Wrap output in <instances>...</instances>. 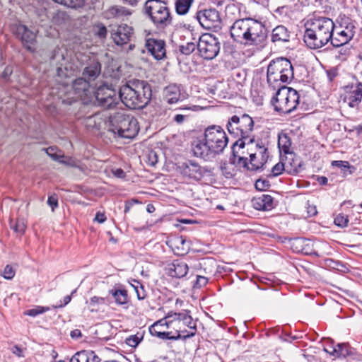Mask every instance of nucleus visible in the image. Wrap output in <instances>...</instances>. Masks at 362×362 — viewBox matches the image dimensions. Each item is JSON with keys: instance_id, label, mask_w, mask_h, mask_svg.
Masks as SVG:
<instances>
[{"instance_id": "obj_5", "label": "nucleus", "mask_w": 362, "mask_h": 362, "mask_svg": "<svg viewBox=\"0 0 362 362\" xmlns=\"http://www.w3.org/2000/svg\"><path fill=\"white\" fill-rule=\"evenodd\" d=\"M105 125L108 131L127 139L135 137L139 131L136 119L123 111L116 112L105 117Z\"/></svg>"}, {"instance_id": "obj_40", "label": "nucleus", "mask_w": 362, "mask_h": 362, "mask_svg": "<svg viewBox=\"0 0 362 362\" xmlns=\"http://www.w3.org/2000/svg\"><path fill=\"white\" fill-rule=\"evenodd\" d=\"M142 339L143 335L137 333L136 334L131 335L127 338L126 343L132 347H136L141 342Z\"/></svg>"}, {"instance_id": "obj_64", "label": "nucleus", "mask_w": 362, "mask_h": 362, "mask_svg": "<svg viewBox=\"0 0 362 362\" xmlns=\"http://www.w3.org/2000/svg\"><path fill=\"white\" fill-rule=\"evenodd\" d=\"M327 75L329 80L332 81L336 76V72L334 71H327Z\"/></svg>"}, {"instance_id": "obj_30", "label": "nucleus", "mask_w": 362, "mask_h": 362, "mask_svg": "<svg viewBox=\"0 0 362 362\" xmlns=\"http://www.w3.org/2000/svg\"><path fill=\"white\" fill-rule=\"evenodd\" d=\"M290 39V32L284 25H278L273 29L272 33V40L274 42H286Z\"/></svg>"}, {"instance_id": "obj_9", "label": "nucleus", "mask_w": 362, "mask_h": 362, "mask_svg": "<svg viewBox=\"0 0 362 362\" xmlns=\"http://www.w3.org/2000/svg\"><path fill=\"white\" fill-rule=\"evenodd\" d=\"M276 95L272 98L271 103L276 112L288 114L294 111L299 103L298 92L287 86L278 88Z\"/></svg>"}, {"instance_id": "obj_36", "label": "nucleus", "mask_w": 362, "mask_h": 362, "mask_svg": "<svg viewBox=\"0 0 362 362\" xmlns=\"http://www.w3.org/2000/svg\"><path fill=\"white\" fill-rule=\"evenodd\" d=\"M153 336L157 337L162 339H181V334L172 335L171 332H165L162 330H155L150 332Z\"/></svg>"}, {"instance_id": "obj_21", "label": "nucleus", "mask_w": 362, "mask_h": 362, "mask_svg": "<svg viewBox=\"0 0 362 362\" xmlns=\"http://www.w3.org/2000/svg\"><path fill=\"white\" fill-rule=\"evenodd\" d=\"M101 73V64L99 61L95 58H90L84 67L82 76L89 82L95 81Z\"/></svg>"}, {"instance_id": "obj_18", "label": "nucleus", "mask_w": 362, "mask_h": 362, "mask_svg": "<svg viewBox=\"0 0 362 362\" xmlns=\"http://www.w3.org/2000/svg\"><path fill=\"white\" fill-rule=\"evenodd\" d=\"M354 25H347L345 28H334L333 37L329 41L333 47L345 46L354 37Z\"/></svg>"}, {"instance_id": "obj_13", "label": "nucleus", "mask_w": 362, "mask_h": 362, "mask_svg": "<svg viewBox=\"0 0 362 362\" xmlns=\"http://www.w3.org/2000/svg\"><path fill=\"white\" fill-rule=\"evenodd\" d=\"M93 95L95 96L98 105L105 109L115 107L120 100L119 91L107 84L102 85L95 91L93 90Z\"/></svg>"}, {"instance_id": "obj_26", "label": "nucleus", "mask_w": 362, "mask_h": 362, "mask_svg": "<svg viewBox=\"0 0 362 362\" xmlns=\"http://www.w3.org/2000/svg\"><path fill=\"white\" fill-rule=\"evenodd\" d=\"M169 245L176 255L182 256L189 250V245L183 236H177L169 241Z\"/></svg>"}, {"instance_id": "obj_60", "label": "nucleus", "mask_w": 362, "mask_h": 362, "mask_svg": "<svg viewBox=\"0 0 362 362\" xmlns=\"http://www.w3.org/2000/svg\"><path fill=\"white\" fill-rule=\"evenodd\" d=\"M185 117L186 116L184 115L177 114L175 115L174 121L176 122L177 124H182L184 122Z\"/></svg>"}, {"instance_id": "obj_54", "label": "nucleus", "mask_w": 362, "mask_h": 362, "mask_svg": "<svg viewBox=\"0 0 362 362\" xmlns=\"http://www.w3.org/2000/svg\"><path fill=\"white\" fill-rule=\"evenodd\" d=\"M107 218L105 214L100 211L97 212L94 218V221L99 223H103L106 221Z\"/></svg>"}, {"instance_id": "obj_12", "label": "nucleus", "mask_w": 362, "mask_h": 362, "mask_svg": "<svg viewBox=\"0 0 362 362\" xmlns=\"http://www.w3.org/2000/svg\"><path fill=\"white\" fill-rule=\"evenodd\" d=\"M204 138L216 155L223 151L228 142L225 131L218 125L208 127L204 132Z\"/></svg>"}, {"instance_id": "obj_7", "label": "nucleus", "mask_w": 362, "mask_h": 362, "mask_svg": "<svg viewBox=\"0 0 362 362\" xmlns=\"http://www.w3.org/2000/svg\"><path fill=\"white\" fill-rule=\"evenodd\" d=\"M254 120L247 114H242L240 115H233L230 117L226 124V128L230 135L237 138L238 140L233 144L232 153L233 156L236 157L237 145L241 141L247 140L251 141L252 132L254 129Z\"/></svg>"}, {"instance_id": "obj_57", "label": "nucleus", "mask_w": 362, "mask_h": 362, "mask_svg": "<svg viewBox=\"0 0 362 362\" xmlns=\"http://www.w3.org/2000/svg\"><path fill=\"white\" fill-rule=\"evenodd\" d=\"M136 293L139 300H143L146 297V294L144 288V286L140 287L139 289H136Z\"/></svg>"}, {"instance_id": "obj_11", "label": "nucleus", "mask_w": 362, "mask_h": 362, "mask_svg": "<svg viewBox=\"0 0 362 362\" xmlns=\"http://www.w3.org/2000/svg\"><path fill=\"white\" fill-rule=\"evenodd\" d=\"M197 49L202 58L211 60L218 54L221 49V42L215 35L204 33L199 37Z\"/></svg>"}, {"instance_id": "obj_19", "label": "nucleus", "mask_w": 362, "mask_h": 362, "mask_svg": "<svg viewBox=\"0 0 362 362\" xmlns=\"http://www.w3.org/2000/svg\"><path fill=\"white\" fill-rule=\"evenodd\" d=\"M90 83L83 76L76 78L72 84L74 93L83 100H90L93 93V88L91 87Z\"/></svg>"}, {"instance_id": "obj_56", "label": "nucleus", "mask_w": 362, "mask_h": 362, "mask_svg": "<svg viewBox=\"0 0 362 362\" xmlns=\"http://www.w3.org/2000/svg\"><path fill=\"white\" fill-rule=\"evenodd\" d=\"M221 173L226 177L230 178L233 176V173L228 170L226 165L221 167Z\"/></svg>"}, {"instance_id": "obj_34", "label": "nucleus", "mask_w": 362, "mask_h": 362, "mask_svg": "<svg viewBox=\"0 0 362 362\" xmlns=\"http://www.w3.org/2000/svg\"><path fill=\"white\" fill-rule=\"evenodd\" d=\"M171 319L172 311L169 312L165 317L159 320L151 325L149 328V332H152V331L158 330L157 329L159 327H166V328L170 329Z\"/></svg>"}, {"instance_id": "obj_52", "label": "nucleus", "mask_w": 362, "mask_h": 362, "mask_svg": "<svg viewBox=\"0 0 362 362\" xmlns=\"http://www.w3.org/2000/svg\"><path fill=\"white\" fill-rule=\"evenodd\" d=\"M13 73V68L10 66H7L5 67L4 71L1 74L2 78L6 80L9 78V76Z\"/></svg>"}, {"instance_id": "obj_61", "label": "nucleus", "mask_w": 362, "mask_h": 362, "mask_svg": "<svg viewBox=\"0 0 362 362\" xmlns=\"http://www.w3.org/2000/svg\"><path fill=\"white\" fill-rule=\"evenodd\" d=\"M316 180L320 185H326L328 182V179L325 176H317Z\"/></svg>"}, {"instance_id": "obj_32", "label": "nucleus", "mask_w": 362, "mask_h": 362, "mask_svg": "<svg viewBox=\"0 0 362 362\" xmlns=\"http://www.w3.org/2000/svg\"><path fill=\"white\" fill-rule=\"evenodd\" d=\"M110 293L114 297L116 303L124 305L128 303L127 291L124 289H112Z\"/></svg>"}, {"instance_id": "obj_24", "label": "nucleus", "mask_w": 362, "mask_h": 362, "mask_svg": "<svg viewBox=\"0 0 362 362\" xmlns=\"http://www.w3.org/2000/svg\"><path fill=\"white\" fill-rule=\"evenodd\" d=\"M253 207L259 211H269L274 208V199L269 194H261L252 199Z\"/></svg>"}, {"instance_id": "obj_50", "label": "nucleus", "mask_w": 362, "mask_h": 362, "mask_svg": "<svg viewBox=\"0 0 362 362\" xmlns=\"http://www.w3.org/2000/svg\"><path fill=\"white\" fill-rule=\"evenodd\" d=\"M332 165L338 167L342 170L349 169L350 167L349 163L344 160H334L332 163Z\"/></svg>"}, {"instance_id": "obj_25", "label": "nucleus", "mask_w": 362, "mask_h": 362, "mask_svg": "<svg viewBox=\"0 0 362 362\" xmlns=\"http://www.w3.org/2000/svg\"><path fill=\"white\" fill-rule=\"evenodd\" d=\"M332 350L326 349V352L337 358H351L356 355V351L347 344H338Z\"/></svg>"}, {"instance_id": "obj_58", "label": "nucleus", "mask_w": 362, "mask_h": 362, "mask_svg": "<svg viewBox=\"0 0 362 362\" xmlns=\"http://www.w3.org/2000/svg\"><path fill=\"white\" fill-rule=\"evenodd\" d=\"M113 175L119 178H123L125 177V173L121 168H117L112 170Z\"/></svg>"}, {"instance_id": "obj_22", "label": "nucleus", "mask_w": 362, "mask_h": 362, "mask_svg": "<svg viewBox=\"0 0 362 362\" xmlns=\"http://www.w3.org/2000/svg\"><path fill=\"white\" fill-rule=\"evenodd\" d=\"M15 33L28 50H33L32 46L35 42L36 35L33 31L30 30L25 25L20 24L17 25Z\"/></svg>"}, {"instance_id": "obj_8", "label": "nucleus", "mask_w": 362, "mask_h": 362, "mask_svg": "<svg viewBox=\"0 0 362 362\" xmlns=\"http://www.w3.org/2000/svg\"><path fill=\"white\" fill-rule=\"evenodd\" d=\"M144 9L156 28H165L172 23L173 18L165 1L147 0Z\"/></svg>"}, {"instance_id": "obj_17", "label": "nucleus", "mask_w": 362, "mask_h": 362, "mask_svg": "<svg viewBox=\"0 0 362 362\" xmlns=\"http://www.w3.org/2000/svg\"><path fill=\"white\" fill-rule=\"evenodd\" d=\"M134 33L132 27L127 24L115 26L110 30L111 38L117 46H123L129 42Z\"/></svg>"}, {"instance_id": "obj_53", "label": "nucleus", "mask_w": 362, "mask_h": 362, "mask_svg": "<svg viewBox=\"0 0 362 362\" xmlns=\"http://www.w3.org/2000/svg\"><path fill=\"white\" fill-rule=\"evenodd\" d=\"M208 279L203 276H197L196 285L199 287H202L206 285Z\"/></svg>"}, {"instance_id": "obj_10", "label": "nucleus", "mask_w": 362, "mask_h": 362, "mask_svg": "<svg viewBox=\"0 0 362 362\" xmlns=\"http://www.w3.org/2000/svg\"><path fill=\"white\" fill-rule=\"evenodd\" d=\"M196 324V322L189 315V311L172 312L170 329L175 330L177 334H181L182 339H186L195 335L197 332Z\"/></svg>"}, {"instance_id": "obj_1", "label": "nucleus", "mask_w": 362, "mask_h": 362, "mask_svg": "<svg viewBox=\"0 0 362 362\" xmlns=\"http://www.w3.org/2000/svg\"><path fill=\"white\" fill-rule=\"evenodd\" d=\"M231 37L245 46L263 47L267 30L259 21L251 18L236 20L230 29Z\"/></svg>"}, {"instance_id": "obj_15", "label": "nucleus", "mask_w": 362, "mask_h": 362, "mask_svg": "<svg viewBox=\"0 0 362 362\" xmlns=\"http://www.w3.org/2000/svg\"><path fill=\"white\" fill-rule=\"evenodd\" d=\"M144 47L141 50V53L146 51L157 61L166 58V44L163 40L147 37L145 39Z\"/></svg>"}, {"instance_id": "obj_31", "label": "nucleus", "mask_w": 362, "mask_h": 362, "mask_svg": "<svg viewBox=\"0 0 362 362\" xmlns=\"http://www.w3.org/2000/svg\"><path fill=\"white\" fill-rule=\"evenodd\" d=\"M346 98L350 107H354L358 105L362 98V83H358Z\"/></svg>"}, {"instance_id": "obj_35", "label": "nucleus", "mask_w": 362, "mask_h": 362, "mask_svg": "<svg viewBox=\"0 0 362 362\" xmlns=\"http://www.w3.org/2000/svg\"><path fill=\"white\" fill-rule=\"evenodd\" d=\"M10 227L16 233L22 235L24 233L26 228L25 221L23 218H17L16 221L11 220Z\"/></svg>"}, {"instance_id": "obj_38", "label": "nucleus", "mask_w": 362, "mask_h": 362, "mask_svg": "<svg viewBox=\"0 0 362 362\" xmlns=\"http://www.w3.org/2000/svg\"><path fill=\"white\" fill-rule=\"evenodd\" d=\"M54 2L69 8H81L84 4V0H53Z\"/></svg>"}, {"instance_id": "obj_51", "label": "nucleus", "mask_w": 362, "mask_h": 362, "mask_svg": "<svg viewBox=\"0 0 362 362\" xmlns=\"http://www.w3.org/2000/svg\"><path fill=\"white\" fill-rule=\"evenodd\" d=\"M98 31H97L98 36L100 38H105L107 33V28L103 24L99 25L98 26Z\"/></svg>"}, {"instance_id": "obj_43", "label": "nucleus", "mask_w": 362, "mask_h": 362, "mask_svg": "<svg viewBox=\"0 0 362 362\" xmlns=\"http://www.w3.org/2000/svg\"><path fill=\"white\" fill-rule=\"evenodd\" d=\"M284 170V164L281 162H279L276 165H274L272 170L269 175H268V177H276L280 175L283 171Z\"/></svg>"}, {"instance_id": "obj_63", "label": "nucleus", "mask_w": 362, "mask_h": 362, "mask_svg": "<svg viewBox=\"0 0 362 362\" xmlns=\"http://www.w3.org/2000/svg\"><path fill=\"white\" fill-rule=\"evenodd\" d=\"M134 284H131L132 286L134 288L135 292L136 289H139L140 287H143V285L136 280H133Z\"/></svg>"}, {"instance_id": "obj_37", "label": "nucleus", "mask_w": 362, "mask_h": 362, "mask_svg": "<svg viewBox=\"0 0 362 362\" xmlns=\"http://www.w3.org/2000/svg\"><path fill=\"white\" fill-rule=\"evenodd\" d=\"M50 309L49 307H44L40 305H36L34 308L27 310L24 311L23 314L25 315H28L30 317H36L38 315L42 314L45 312L49 311Z\"/></svg>"}, {"instance_id": "obj_42", "label": "nucleus", "mask_w": 362, "mask_h": 362, "mask_svg": "<svg viewBox=\"0 0 362 362\" xmlns=\"http://www.w3.org/2000/svg\"><path fill=\"white\" fill-rule=\"evenodd\" d=\"M197 48V43L191 42H187L185 45L180 46V52L184 54H190L195 49Z\"/></svg>"}, {"instance_id": "obj_55", "label": "nucleus", "mask_w": 362, "mask_h": 362, "mask_svg": "<svg viewBox=\"0 0 362 362\" xmlns=\"http://www.w3.org/2000/svg\"><path fill=\"white\" fill-rule=\"evenodd\" d=\"M90 305H95V304H104L105 303V298L98 296H93L90 300Z\"/></svg>"}, {"instance_id": "obj_44", "label": "nucleus", "mask_w": 362, "mask_h": 362, "mask_svg": "<svg viewBox=\"0 0 362 362\" xmlns=\"http://www.w3.org/2000/svg\"><path fill=\"white\" fill-rule=\"evenodd\" d=\"M255 188L259 191H264L270 187V182L266 179L259 178L255 184Z\"/></svg>"}, {"instance_id": "obj_16", "label": "nucleus", "mask_w": 362, "mask_h": 362, "mask_svg": "<svg viewBox=\"0 0 362 362\" xmlns=\"http://www.w3.org/2000/svg\"><path fill=\"white\" fill-rule=\"evenodd\" d=\"M179 173L186 178L199 181L205 175L207 170L197 163L187 160L177 166Z\"/></svg>"}, {"instance_id": "obj_28", "label": "nucleus", "mask_w": 362, "mask_h": 362, "mask_svg": "<svg viewBox=\"0 0 362 362\" xmlns=\"http://www.w3.org/2000/svg\"><path fill=\"white\" fill-rule=\"evenodd\" d=\"M180 87L177 84H170L164 90L165 99L169 104L176 103L181 100Z\"/></svg>"}, {"instance_id": "obj_47", "label": "nucleus", "mask_w": 362, "mask_h": 362, "mask_svg": "<svg viewBox=\"0 0 362 362\" xmlns=\"http://www.w3.org/2000/svg\"><path fill=\"white\" fill-rule=\"evenodd\" d=\"M15 273L16 272L11 266L6 265L4 269L2 276L4 279L11 280L14 277Z\"/></svg>"}, {"instance_id": "obj_59", "label": "nucleus", "mask_w": 362, "mask_h": 362, "mask_svg": "<svg viewBox=\"0 0 362 362\" xmlns=\"http://www.w3.org/2000/svg\"><path fill=\"white\" fill-rule=\"evenodd\" d=\"M70 336L72 339H77L82 337V334L80 329H75L71 332Z\"/></svg>"}, {"instance_id": "obj_23", "label": "nucleus", "mask_w": 362, "mask_h": 362, "mask_svg": "<svg viewBox=\"0 0 362 362\" xmlns=\"http://www.w3.org/2000/svg\"><path fill=\"white\" fill-rule=\"evenodd\" d=\"M188 269L185 262L175 260L168 266L166 270L167 274L171 277L182 278L187 275Z\"/></svg>"}, {"instance_id": "obj_20", "label": "nucleus", "mask_w": 362, "mask_h": 362, "mask_svg": "<svg viewBox=\"0 0 362 362\" xmlns=\"http://www.w3.org/2000/svg\"><path fill=\"white\" fill-rule=\"evenodd\" d=\"M192 151L196 157L202 158L205 160H210L217 156L211 146L207 144V141L205 139L195 141L192 147Z\"/></svg>"}, {"instance_id": "obj_39", "label": "nucleus", "mask_w": 362, "mask_h": 362, "mask_svg": "<svg viewBox=\"0 0 362 362\" xmlns=\"http://www.w3.org/2000/svg\"><path fill=\"white\" fill-rule=\"evenodd\" d=\"M278 144L285 153H288L291 146V141L286 134L279 136Z\"/></svg>"}, {"instance_id": "obj_33", "label": "nucleus", "mask_w": 362, "mask_h": 362, "mask_svg": "<svg viewBox=\"0 0 362 362\" xmlns=\"http://www.w3.org/2000/svg\"><path fill=\"white\" fill-rule=\"evenodd\" d=\"M194 0H177L175 1V11L179 15H185L188 11Z\"/></svg>"}, {"instance_id": "obj_48", "label": "nucleus", "mask_w": 362, "mask_h": 362, "mask_svg": "<svg viewBox=\"0 0 362 362\" xmlns=\"http://www.w3.org/2000/svg\"><path fill=\"white\" fill-rule=\"evenodd\" d=\"M148 163L150 165L154 166L158 161V156L154 151H150L147 155Z\"/></svg>"}, {"instance_id": "obj_29", "label": "nucleus", "mask_w": 362, "mask_h": 362, "mask_svg": "<svg viewBox=\"0 0 362 362\" xmlns=\"http://www.w3.org/2000/svg\"><path fill=\"white\" fill-rule=\"evenodd\" d=\"M132 14V11L124 6H112L107 9L105 12V18H120L125 16H129Z\"/></svg>"}, {"instance_id": "obj_62", "label": "nucleus", "mask_w": 362, "mask_h": 362, "mask_svg": "<svg viewBox=\"0 0 362 362\" xmlns=\"http://www.w3.org/2000/svg\"><path fill=\"white\" fill-rule=\"evenodd\" d=\"M71 296H66L63 299L64 303L57 305L55 308H62L63 306L67 305L71 301Z\"/></svg>"}, {"instance_id": "obj_41", "label": "nucleus", "mask_w": 362, "mask_h": 362, "mask_svg": "<svg viewBox=\"0 0 362 362\" xmlns=\"http://www.w3.org/2000/svg\"><path fill=\"white\" fill-rule=\"evenodd\" d=\"M334 223L336 226L340 228L346 227L349 223L348 216L343 214H339L334 218Z\"/></svg>"}, {"instance_id": "obj_49", "label": "nucleus", "mask_w": 362, "mask_h": 362, "mask_svg": "<svg viewBox=\"0 0 362 362\" xmlns=\"http://www.w3.org/2000/svg\"><path fill=\"white\" fill-rule=\"evenodd\" d=\"M47 204L52 208V210L54 211L55 208L58 207V198L57 195H51L48 197Z\"/></svg>"}, {"instance_id": "obj_3", "label": "nucleus", "mask_w": 362, "mask_h": 362, "mask_svg": "<svg viewBox=\"0 0 362 362\" xmlns=\"http://www.w3.org/2000/svg\"><path fill=\"white\" fill-rule=\"evenodd\" d=\"M119 97L121 102L129 109H143L151 101V86L144 80H129L119 88Z\"/></svg>"}, {"instance_id": "obj_14", "label": "nucleus", "mask_w": 362, "mask_h": 362, "mask_svg": "<svg viewBox=\"0 0 362 362\" xmlns=\"http://www.w3.org/2000/svg\"><path fill=\"white\" fill-rule=\"evenodd\" d=\"M197 18L200 25L205 29L216 30L221 28V17L218 11L215 8L198 11Z\"/></svg>"}, {"instance_id": "obj_6", "label": "nucleus", "mask_w": 362, "mask_h": 362, "mask_svg": "<svg viewBox=\"0 0 362 362\" xmlns=\"http://www.w3.org/2000/svg\"><path fill=\"white\" fill-rule=\"evenodd\" d=\"M293 78V68L291 62L286 58L278 57L272 60L267 71L269 86L276 90L286 86Z\"/></svg>"}, {"instance_id": "obj_45", "label": "nucleus", "mask_w": 362, "mask_h": 362, "mask_svg": "<svg viewBox=\"0 0 362 362\" xmlns=\"http://www.w3.org/2000/svg\"><path fill=\"white\" fill-rule=\"evenodd\" d=\"M339 48L340 49L335 54V57L339 60L344 61L346 59V57L349 54L350 49H349V48L344 47V46L339 47Z\"/></svg>"}, {"instance_id": "obj_46", "label": "nucleus", "mask_w": 362, "mask_h": 362, "mask_svg": "<svg viewBox=\"0 0 362 362\" xmlns=\"http://www.w3.org/2000/svg\"><path fill=\"white\" fill-rule=\"evenodd\" d=\"M47 154L50 156L54 160L59 161L60 163H63L60 159L63 157V155L58 154L56 151V148L53 146L48 147L46 148Z\"/></svg>"}, {"instance_id": "obj_4", "label": "nucleus", "mask_w": 362, "mask_h": 362, "mask_svg": "<svg viewBox=\"0 0 362 362\" xmlns=\"http://www.w3.org/2000/svg\"><path fill=\"white\" fill-rule=\"evenodd\" d=\"M237 148H246L247 153L250 156V164L247 157L240 156L236 153V157L233 156V163H237L251 170H264L266 168V164L269 158V152L267 144L260 139H255V137L251 138V141L247 140L241 141L237 145Z\"/></svg>"}, {"instance_id": "obj_2", "label": "nucleus", "mask_w": 362, "mask_h": 362, "mask_svg": "<svg viewBox=\"0 0 362 362\" xmlns=\"http://www.w3.org/2000/svg\"><path fill=\"white\" fill-rule=\"evenodd\" d=\"M303 41L312 49H318L329 42L335 28L333 21L327 17L313 18L305 23Z\"/></svg>"}, {"instance_id": "obj_27", "label": "nucleus", "mask_w": 362, "mask_h": 362, "mask_svg": "<svg viewBox=\"0 0 362 362\" xmlns=\"http://www.w3.org/2000/svg\"><path fill=\"white\" fill-rule=\"evenodd\" d=\"M69 362H100V358L94 351L83 350L76 352Z\"/></svg>"}]
</instances>
